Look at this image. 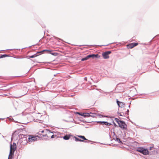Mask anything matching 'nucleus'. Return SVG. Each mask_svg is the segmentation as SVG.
<instances>
[{
    "label": "nucleus",
    "instance_id": "1",
    "mask_svg": "<svg viewBox=\"0 0 159 159\" xmlns=\"http://www.w3.org/2000/svg\"><path fill=\"white\" fill-rule=\"evenodd\" d=\"M39 132H41V133H45V134H41L45 139H49L50 138L52 139L55 138V135L53 134V133L51 132V131L49 129H45ZM55 136L56 137V135Z\"/></svg>",
    "mask_w": 159,
    "mask_h": 159
},
{
    "label": "nucleus",
    "instance_id": "2",
    "mask_svg": "<svg viewBox=\"0 0 159 159\" xmlns=\"http://www.w3.org/2000/svg\"><path fill=\"white\" fill-rule=\"evenodd\" d=\"M10 152L9 156L8 159H11L13 156L14 153L16 148V144L13 143V144H10Z\"/></svg>",
    "mask_w": 159,
    "mask_h": 159
},
{
    "label": "nucleus",
    "instance_id": "3",
    "mask_svg": "<svg viewBox=\"0 0 159 159\" xmlns=\"http://www.w3.org/2000/svg\"><path fill=\"white\" fill-rule=\"evenodd\" d=\"M136 151L142 153L143 155H148L149 153L148 150L142 147L138 148L136 149Z\"/></svg>",
    "mask_w": 159,
    "mask_h": 159
},
{
    "label": "nucleus",
    "instance_id": "4",
    "mask_svg": "<svg viewBox=\"0 0 159 159\" xmlns=\"http://www.w3.org/2000/svg\"><path fill=\"white\" fill-rule=\"evenodd\" d=\"M99 55L98 54H90L89 55L85 57H84V58H83L81 59L82 61H84L85 60H88L89 58H98L99 57Z\"/></svg>",
    "mask_w": 159,
    "mask_h": 159
},
{
    "label": "nucleus",
    "instance_id": "5",
    "mask_svg": "<svg viewBox=\"0 0 159 159\" xmlns=\"http://www.w3.org/2000/svg\"><path fill=\"white\" fill-rule=\"evenodd\" d=\"M119 123V127L121 129H127V125L125 123V122L122 121H120Z\"/></svg>",
    "mask_w": 159,
    "mask_h": 159
},
{
    "label": "nucleus",
    "instance_id": "6",
    "mask_svg": "<svg viewBox=\"0 0 159 159\" xmlns=\"http://www.w3.org/2000/svg\"><path fill=\"white\" fill-rule=\"evenodd\" d=\"M111 53V52L110 51H108L103 52L102 53V56L104 59H108L109 57V55Z\"/></svg>",
    "mask_w": 159,
    "mask_h": 159
},
{
    "label": "nucleus",
    "instance_id": "7",
    "mask_svg": "<svg viewBox=\"0 0 159 159\" xmlns=\"http://www.w3.org/2000/svg\"><path fill=\"white\" fill-rule=\"evenodd\" d=\"M37 138L35 136H34L31 135H29L28 141L29 142H32L36 140Z\"/></svg>",
    "mask_w": 159,
    "mask_h": 159
},
{
    "label": "nucleus",
    "instance_id": "8",
    "mask_svg": "<svg viewBox=\"0 0 159 159\" xmlns=\"http://www.w3.org/2000/svg\"><path fill=\"white\" fill-rule=\"evenodd\" d=\"M77 114H79V115L82 116H84V117H89L90 116H93V115H91L90 114L88 113H80L79 112H78Z\"/></svg>",
    "mask_w": 159,
    "mask_h": 159
},
{
    "label": "nucleus",
    "instance_id": "9",
    "mask_svg": "<svg viewBox=\"0 0 159 159\" xmlns=\"http://www.w3.org/2000/svg\"><path fill=\"white\" fill-rule=\"evenodd\" d=\"M138 43H133L129 44L127 46V48H132L135 46L137 45Z\"/></svg>",
    "mask_w": 159,
    "mask_h": 159
},
{
    "label": "nucleus",
    "instance_id": "10",
    "mask_svg": "<svg viewBox=\"0 0 159 159\" xmlns=\"http://www.w3.org/2000/svg\"><path fill=\"white\" fill-rule=\"evenodd\" d=\"M116 102L117 104L118 105L119 107H122L124 106V103L123 102H120L117 100H116Z\"/></svg>",
    "mask_w": 159,
    "mask_h": 159
},
{
    "label": "nucleus",
    "instance_id": "11",
    "mask_svg": "<svg viewBox=\"0 0 159 159\" xmlns=\"http://www.w3.org/2000/svg\"><path fill=\"white\" fill-rule=\"evenodd\" d=\"M98 123H100L102 124H105L106 125H111V124L109 123H108L107 122H104V121H98Z\"/></svg>",
    "mask_w": 159,
    "mask_h": 159
},
{
    "label": "nucleus",
    "instance_id": "12",
    "mask_svg": "<svg viewBox=\"0 0 159 159\" xmlns=\"http://www.w3.org/2000/svg\"><path fill=\"white\" fill-rule=\"evenodd\" d=\"M70 135H66L63 137V139L65 140H68L70 139Z\"/></svg>",
    "mask_w": 159,
    "mask_h": 159
},
{
    "label": "nucleus",
    "instance_id": "13",
    "mask_svg": "<svg viewBox=\"0 0 159 159\" xmlns=\"http://www.w3.org/2000/svg\"><path fill=\"white\" fill-rule=\"evenodd\" d=\"M45 51L47 52V53H49V52H51L52 51L50 50H44L41 52H37V53H40L42 52H45Z\"/></svg>",
    "mask_w": 159,
    "mask_h": 159
},
{
    "label": "nucleus",
    "instance_id": "14",
    "mask_svg": "<svg viewBox=\"0 0 159 159\" xmlns=\"http://www.w3.org/2000/svg\"><path fill=\"white\" fill-rule=\"evenodd\" d=\"M78 137L79 138H81L82 139L85 140H87V139L85 138L84 137V136H81V135H79L78 136Z\"/></svg>",
    "mask_w": 159,
    "mask_h": 159
},
{
    "label": "nucleus",
    "instance_id": "15",
    "mask_svg": "<svg viewBox=\"0 0 159 159\" xmlns=\"http://www.w3.org/2000/svg\"><path fill=\"white\" fill-rule=\"evenodd\" d=\"M7 57V55L6 54L1 55H0V58H2Z\"/></svg>",
    "mask_w": 159,
    "mask_h": 159
},
{
    "label": "nucleus",
    "instance_id": "16",
    "mask_svg": "<svg viewBox=\"0 0 159 159\" xmlns=\"http://www.w3.org/2000/svg\"><path fill=\"white\" fill-rule=\"evenodd\" d=\"M75 140L77 141H83V140H82L80 139H79L76 137H75Z\"/></svg>",
    "mask_w": 159,
    "mask_h": 159
},
{
    "label": "nucleus",
    "instance_id": "17",
    "mask_svg": "<svg viewBox=\"0 0 159 159\" xmlns=\"http://www.w3.org/2000/svg\"><path fill=\"white\" fill-rule=\"evenodd\" d=\"M37 56H38V55H37L36 54H34L33 55L30 56V58H32L35 57H37Z\"/></svg>",
    "mask_w": 159,
    "mask_h": 159
},
{
    "label": "nucleus",
    "instance_id": "18",
    "mask_svg": "<svg viewBox=\"0 0 159 159\" xmlns=\"http://www.w3.org/2000/svg\"><path fill=\"white\" fill-rule=\"evenodd\" d=\"M115 120L118 123V124H119V123L120 121H121V120H119L117 118H116Z\"/></svg>",
    "mask_w": 159,
    "mask_h": 159
},
{
    "label": "nucleus",
    "instance_id": "19",
    "mask_svg": "<svg viewBox=\"0 0 159 159\" xmlns=\"http://www.w3.org/2000/svg\"><path fill=\"white\" fill-rule=\"evenodd\" d=\"M119 115L120 116H124V113L123 112H120L119 113Z\"/></svg>",
    "mask_w": 159,
    "mask_h": 159
},
{
    "label": "nucleus",
    "instance_id": "20",
    "mask_svg": "<svg viewBox=\"0 0 159 159\" xmlns=\"http://www.w3.org/2000/svg\"><path fill=\"white\" fill-rule=\"evenodd\" d=\"M116 140L118 142H120V139H119L117 138Z\"/></svg>",
    "mask_w": 159,
    "mask_h": 159
},
{
    "label": "nucleus",
    "instance_id": "21",
    "mask_svg": "<svg viewBox=\"0 0 159 159\" xmlns=\"http://www.w3.org/2000/svg\"><path fill=\"white\" fill-rule=\"evenodd\" d=\"M39 132V133L40 134V133H41V132H39ZM43 133V134H45V133Z\"/></svg>",
    "mask_w": 159,
    "mask_h": 159
},
{
    "label": "nucleus",
    "instance_id": "22",
    "mask_svg": "<svg viewBox=\"0 0 159 159\" xmlns=\"http://www.w3.org/2000/svg\"><path fill=\"white\" fill-rule=\"evenodd\" d=\"M85 80H87V78L86 77H85V78H84Z\"/></svg>",
    "mask_w": 159,
    "mask_h": 159
},
{
    "label": "nucleus",
    "instance_id": "23",
    "mask_svg": "<svg viewBox=\"0 0 159 159\" xmlns=\"http://www.w3.org/2000/svg\"><path fill=\"white\" fill-rule=\"evenodd\" d=\"M127 111L128 112H129V110H127Z\"/></svg>",
    "mask_w": 159,
    "mask_h": 159
}]
</instances>
